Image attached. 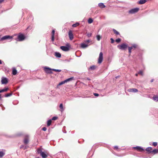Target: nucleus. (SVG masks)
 Returning a JSON list of instances; mask_svg holds the SVG:
<instances>
[{
	"instance_id": "c756f323",
	"label": "nucleus",
	"mask_w": 158,
	"mask_h": 158,
	"mask_svg": "<svg viewBox=\"0 0 158 158\" xmlns=\"http://www.w3.org/2000/svg\"><path fill=\"white\" fill-rule=\"evenodd\" d=\"M37 152L38 154H41V153L42 152V150L41 149L38 148L37 150Z\"/></svg>"
},
{
	"instance_id": "4c0bfd02",
	"label": "nucleus",
	"mask_w": 158,
	"mask_h": 158,
	"mask_svg": "<svg viewBox=\"0 0 158 158\" xmlns=\"http://www.w3.org/2000/svg\"><path fill=\"white\" fill-rule=\"evenodd\" d=\"M137 47V45L135 44H134L131 47H132V49L134 48V49H135Z\"/></svg>"
},
{
	"instance_id": "6e6d98bb",
	"label": "nucleus",
	"mask_w": 158,
	"mask_h": 158,
	"mask_svg": "<svg viewBox=\"0 0 158 158\" xmlns=\"http://www.w3.org/2000/svg\"><path fill=\"white\" fill-rule=\"evenodd\" d=\"M135 75V76H138V74L137 73Z\"/></svg>"
},
{
	"instance_id": "393cba45",
	"label": "nucleus",
	"mask_w": 158,
	"mask_h": 158,
	"mask_svg": "<svg viewBox=\"0 0 158 158\" xmlns=\"http://www.w3.org/2000/svg\"><path fill=\"white\" fill-rule=\"evenodd\" d=\"M52 123L51 120H49L47 121V125L48 126H49Z\"/></svg>"
},
{
	"instance_id": "37998d69",
	"label": "nucleus",
	"mask_w": 158,
	"mask_h": 158,
	"mask_svg": "<svg viewBox=\"0 0 158 158\" xmlns=\"http://www.w3.org/2000/svg\"><path fill=\"white\" fill-rule=\"evenodd\" d=\"M138 73L139 74H141L142 75H143V72L141 71H139L138 72Z\"/></svg>"
},
{
	"instance_id": "c03bdc74",
	"label": "nucleus",
	"mask_w": 158,
	"mask_h": 158,
	"mask_svg": "<svg viewBox=\"0 0 158 158\" xmlns=\"http://www.w3.org/2000/svg\"><path fill=\"white\" fill-rule=\"evenodd\" d=\"M52 41H53L54 40V36L52 35Z\"/></svg>"
},
{
	"instance_id": "3c124183",
	"label": "nucleus",
	"mask_w": 158,
	"mask_h": 158,
	"mask_svg": "<svg viewBox=\"0 0 158 158\" xmlns=\"http://www.w3.org/2000/svg\"><path fill=\"white\" fill-rule=\"evenodd\" d=\"M114 148L116 149H117L118 148V147L117 146H115Z\"/></svg>"
},
{
	"instance_id": "5701e85b",
	"label": "nucleus",
	"mask_w": 158,
	"mask_h": 158,
	"mask_svg": "<svg viewBox=\"0 0 158 158\" xmlns=\"http://www.w3.org/2000/svg\"><path fill=\"white\" fill-rule=\"evenodd\" d=\"M17 73V71L15 69H14L12 70V74L14 75H15Z\"/></svg>"
},
{
	"instance_id": "f8f14e48",
	"label": "nucleus",
	"mask_w": 158,
	"mask_h": 158,
	"mask_svg": "<svg viewBox=\"0 0 158 158\" xmlns=\"http://www.w3.org/2000/svg\"><path fill=\"white\" fill-rule=\"evenodd\" d=\"M98 5L101 8H103L106 7L104 4L102 3H99L98 4Z\"/></svg>"
},
{
	"instance_id": "c85d7f7f",
	"label": "nucleus",
	"mask_w": 158,
	"mask_h": 158,
	"mask_svg": "<svg viewBox=\"0 0 158 158\" xmlns=\"http://www.w3.org/2000/svg\"><path fill=\"white\" fill-rule=\"evenodd\" d=\"M12 93H8L6 94L5 96H4V97H10V96H11V95H12Z\"/></svg>"
},
{
	"instance_id": "5fc2aeb1",
	"label": "nucleus",
	"mask_w": 158,
	"mask_h": 158,
	"mask_svg": "<svg viewBox=\"0 0 158 158\" xmlns=\"http://www.w3.org/2000/svg\"><path fill=\"white\" fill-rule=\"evenodd\" d=\"M1 98H2L1 95V94H0V100L1 99Z\"/></svg>"
},
{
	"instance_id": "7c9ffc66",
	"label": "nucleus",
	"mask_w": 158,
	"mask_h": 158,
	"mask_svg": "<svg viewBox=\"0 0 158 158\" xmlns=\"http://www.w3.org/2000/svg\"><path fill=\"white\" fill-rule=\"evenodd\" d=\"M93 22V20L91 18H89L88 20V23H91Z\"/></svg>"
},
{
	"instance_id": "f03ea898",
	"label": "nucleus",
	"mask_w": 158,
	"mask_h": 158,
	"mask_svg": "<svg viewBox=\"0 0 158 158\" xmlns=\"http://www.w3.org/2000/svg\"><path fill=\"white\" fill-rule=\"evenodd\" d=\"M13 38V36H11L9 35H6L2 37L1 39V40L2 41L5 40H10L11 41Z\"/></svg>"
},
{
	"instance_id": "13d9d810",
	"label": "nucleus",
	"mask_w": 158,
	"mask_h": 158,
	"mask_svg": "<svg viewBox=\"0 0 158 158\" xmlns=\"http://www.w3.org/2000/svg\"><path fill=\"white\" fill-rule=\"evenodd\" d=\"M36 158H40L39 157H36Z\"/></svg>"
},
{
	"instance_id": "412c9836",
	"label": "nucleus",
	"mask_w": 158,
	"mask_h": 158,
	"mask_svg": "<svg viewBox=\"0 0 158 158\" xmlns=\"http://www.w3.org/2000/svg\"><path fill=\"white\" fill-rule=\"evenodd\" d=\"M153 99L154 101H158V96H154L152 98Z\"/></svg>"
},
{
	"instance_id": "58836bf2",
	"label": "nucleus",
	"mask_w": 158,
	"mask_h": 158,
	"mask_svg": "<svg viewBox=\"0 0 158 158\" xmlns=\"http://www.w3.org/2000/svg\"><path fill=\"white\" fill-rule=\"evenodd\" d=\"M57 117H53L52 118V120H55L57 119Z\"/></svg>"
},
{
	"instance_id": "473e14b6",
	"label": "nucleus",
	"mask_w": 158,
	"mask_h": 158,
	"mask_svg": "<svg viewBox=\"0 0 158 158\" xmlns=\"http://www.w3.org/2000/svg\"><path fill=\"white\" fill-rule=\"evenodd\" d=\"M113 31H114V33H115L117 35H119V33L115 29H113Z\"/></svg>"
},
{
	"instance_id": "2f4dec72",
	"label": "nucleus",
	"mask_w": 158,
	"mask_h": 158,
	"mask_svg": "<svg viewBox=\"0 0 158 158\" xmlns=\"http://www.w3.org/2000/svg\"><path fill=\"white\" fill-rule=\"evenodd\" d=\"M73 79V77H71L65 80V81H66V82H67L68 81H70L72 80Z\"/></svg>"
},
{
	"instance_id": "a18cd8bd",
	"label": "nucleus",
	"mask_w": 158,
	"mask_h": 158,
	"mask_svg": "<svg viewBox=\"0 0 158 158\" xmlns=\"http://www.w3.org/2000/svg\"><path fill=\"white\" fill-rule=\"evenodd\" d=\"M94 95L96 97L98 96H99V94H98L97 93H94Z\"/></svg>"
},
{
	"instance_id": "4468645a",
	"label": "nucleus",
	"mask_w": 158,
	"mask_h": 158,
	"mask_svg": "<svg viewBox=\"0 0 158 158\" xmlns=\"http://www.w3.org/2000/svg\"><path fill=\"white\" fill-rule=\"evenodd\" d=\"M147 2L146 0H140L138 2L139 4H143Z\"/></svg>"
},
{
	"instance_id": "e433bc0d",
	"label": "nucleus",
	"mask_w": 158,
	"mask_h": 158,
	"mask_svg": "<svg viewBox=\"0 0 158 158\" xmlns=\"http://www.w3.org/2000/svg\"><path fill=\"white\" fill-rule=\"evenodd\" d=\"M121 40L120 38H118L116 40V42L117 43H119Z\"/></svg>"
},
{
	"instance_id": "49530a36",
	"label": "nucleus",
	"mask_w": 158,
	"mask_h": 158,
	"mask_svg": "<svg viewBox=\"0 0 158 158\" xmlns=\"http://www.w3.org/2000/svg\"><path fill=\"white\" fill-rule=\"evenodd\" d=\"M42 130L43 131H45L47 130V128L46 127H44L42 128Z\"/></svg>"
},
{
	"instance_id": "ddd939ff",
	"label": "nucleus",
	"mask_w": 158,
	"mask_h": 158,
	"mask_svg": "<svg viewBox=\"0 0 158 158\" xmlns=\"http://www.w3.org/2000/svg\"><path fill=\"white\" fill-rule=\"evenodd\" d=\"M40 155L43 158H46L48 156L44 152L41 153V154H40Z\"/></svg>"
},
{
	"instance_id": "4d7b16f0",
	"label": "nucleus",
	"mask_w": 158,
	"mask_h": 158,
	"mask_svg": "<svg viewBox=\"0 0 158 158\" xmlns=\"http://www.w3.org/2000/svg\"><path fill=\"white\" fill-rule=\"evenodd\" d=\"M87 80H90V79H89V78H87Z\"/></svg>"
},
{
	"instance_id": "a19ab883",
	"label": "nucleus",
	"mask_w": 158,
	"mask_h": 158,
	"mask_svg": "<svg viewBox=\"0 0 158 158\" xmlns=\"http://www.w3.org/2000/svg\"><path fill=\"white\" fill-rule=\"evenodd\" d=\"M152 145L153 146H156L157 145V143L155 142H153L152 143Z\"/></svg>"
},
{
	"instance_id": "cd10ccee",
	"label": "nucleus",
	"mask_w": 158,
	"mask_h": 158,
	"mask_svg": "<svg viewBox=\"0 0 158 158\" xmlns=\"http://www.w3.org/2000/svg\"><path fill=\"white\" fill-rule=\"evenodd\" d=\"M65 83H66V81H65V80L64 81H62L61 82H60V83H59L58 85H61L62 84H64Z\"/></svg>"
},
{
	"instance_id": "39448f33",
	"label": "nucleus",
	"mask_w": 158,
	"mask_h": 158,
	"mask_svg": "<svg viewBox=\"0 0 158 158\" xmlns=\"http://www.w3.org/2000/svg\"><path fill=\"white\" fill-rule=\"evenodd\" d=\"M103 59V53L102 52H100L98 59V63L101 64L102 62Z\"/></svg>"
},
{
	"instance_id": "423d86ee",
	"label": "nucleus",
	"mask_w": 158,
	"mask_h": 158,
	"mask_svg": "<svg viewBox=\"0 0 158 158\" xmlns=\"http://www.w3.org/2000/svg\"><path fill=\"white\" fill-rule=\"evenodd\" d=\"M139 9L138 8L133 9L130 10L129 12L130 14H134L137 12L139 10Z\"/></svg>"
},
{
	"instance_id": "9b49d317",
	"label": "nucleus",
	"mask_w": 158,
	"mask_h": 158,
	"mask_svg": "<svg viewBox=\"0 0 158 158\" xmlns=\"http://www.w3.org/2000/svg\"><path fill=\"white\" fill-rule=\"evenodd\" d=\"M128 91L131 92H137L138 91L137 89L135 88L130 89L128 90Z\"/></svg>"
},
{
	"instance_id": "9d476101",
	"label": "nucleus",
	"mask_w": 158,
	"mask_h": 158,
	"mask_svg": "<svg viewBox=\"0 0 158 158\" xmlns=\"http://www.w3.org/2000/svg\"><path fill=\"white\" fill-rule=\"evenodd\" d=\"M69 39L70 40H72L73 38V36L72 31H70L69 32Z\"/></svg>"
},
{
	"instance_id": "6e6552de",
	"label": "nucleus",
	"mask_w": 158,
	"mask_h": 158,
	"mask_svg": "<svg viewBox=\"0 0 158 158\" xmlns=\"http://www.w3.org/2000/svg\"><path fill=\"white\" fill-rule=\"evenodd\" d=\"M44 70L47 73H52V72L51 70L52 69H51L47 67H45L44 68Z\"/></svg>"
},
{
	"instance_id": "72a5a7b5",
	"label": "nucleus",
	"mask_w": 158,
	"mask_h": 158,
	"mask_svg": "<svg viewBox=\"0 0 158 158\" xmlns=\"http://www.w3.org/2000/svg\"><path fill=\"white\" fill-rule=\"evenodd\" d=\"M52 70L56 72H60L61 71V70L60 69H52Z\"/></svg>"
},
{
	"instance_id": "79ce46f5",
	"label": "nucleus",
	"mask_w": 158,
	"mask_h": 158,
	"mask_svg": "<svg viewBox=\"0 0 158 158\" xmlns=\"http://www.w3.org/2000/svg\"><path fill=\"white\" fill-rule=\"evenodd\" d=\"M55 31L54 30H52V35H53L54 36V34H55Z\"/></svg>"
},
{
	"instance_id": "a878e982",
	"label": "nucleus",
	"mask_w": 158,
	"mask_h": 158,
	"mask_svg": "<svg viewBox=\"0 0 158 158\" xmlns=\"http://www.w3.org/2000/svg\"><path fill=\"white\" fill-rule=\"evenodd\" d=\"M79 25V23H76L75 24H74L72 25V27H76L77 26H78Z\"/></svg>"
},
{
	"instance_id": "603ef678",
	"label": "nucleus",
	"mask_w": 158,
	"mask_h": 158,
	"mask_svg": "<svg viewBox=\"0 0 158 158\" xmlns=\"http://www.w3.org/2000/svg\"><path fill=\"white\" fill-rule=\"evenodd\" d=\"M153 81H154V79H152L151 81V82H153Z\"/></svg>"
},
{
	"instance_id": "f257e3e1",
	"label": "nucleus",
	"mask_w": 158,
	"mask_h": 158,
	"mask_svg": "<svg viewBox=\"0 0 158 158\" xmlns=\"http://www.w3.org/2000/svg\"><path fill=\"white\" fill-rule=\"evenodd\" d=\"M70 48V45L69 43H67L66 44V46H61L60 47V49L64 51H68L69 50Z\"/></svg>"
},
{
	"instance_id": "864d4df0",
	"label": "nucleus",
	"mask_w": 158,
	"mask_h": 158,
	"mask_svg": "<svg viewBox=\"0 0 158 158\" xmlns=\"http://www.w3.org/2000/svg\"><path fill=\"white\" fill-rule=\"evenodd\" d=\"M2 64V61L0 60V64Z\"/></svg>"
},
{
	"instance_id": "dca6fc26",
	"label": "nucleus",
	"mask_w": 158,
	"mask_h": 158,
	"mask_svg": "<svg viewBox=\"0 0 158 158\" xmlns=\"http://www.w3.org/2000/svg\"><path fill=\"white\" fill-rule=\"evenodd\" d=\"M146 150L148 152H152V148L151 147H148L146 149Z\"/></svg>"
},
{
	"instance_id": "4be33fe9",
	"label": "nucleus",
	"mask_w": 158,
	"mask_h": 158,
	"mask_svg": "<svg viewBox=\"0 0 158 158\" xmlns=\"http://www.w3.org/2000/svg\"><path fill=\"white\" fill-rule=\"evenodd\" d=\"M5 155V153L3 151H0V157H2Z\"/></svg>"
},
{
	"instance_id": "bb28decb",
	"label": "nucleus",
	"mask_w": 158,
	"mask_h": 158,
	"mask_svg": "<svg viewBox=\"0 0 158 158\" xmlns=\"http://www.w3.org/2000/svg\"><path fill=\"white\" fill-rule=\"evenodd\" d=\"M152 152H153L155 154L158 153V149H155L152 150Z\"/></svg>"
},
{
	"instance_id": "c9c22d12",
	"label": "nucleus",
	"mask_w": 158,
	"mask_h": 158,
	"mask_svg": "<svg viewBox=\"0 0 158 158\" xmlns=\"http://www.w3.org/2000/svg\"><path fill=\"white\" fill-rule=\"evenodd\" d=\"M132 49V47H128V50H129V52L130 54L131 52V50Z\"/></svg>"
},
{
	"instance_id": "aec40b11",
	"label": "nucleus",
	"mask_w": 158,
	"mask_h": 158,
	"mask_svg": "<svg viewBox=\"0 0 158 158\" xmlns=\"http://www.w3.org/2000/svg\"><path fill=\"white\" fill-rule=\"evenodd\" d=\"M28 141H29V140H28V138L27 137L24 140V144H26L28 143Z\"/></svg>"
},
{
	"instance_id": "f704fd0d",
	"label": "nucleus",
	"mask_w": 158,
	"mask_h": 158,
	"mask_svg": "<svg viewBox=\"0 0 158 158\" xmlns=\"http://www.w3.org/2000/svg\"><path fill=\"white\" fill-rule=\"evenodd\" d=\"M96 37H97V40H98V41L100 40V39H101V36L100 35H97Z\"/></svg>"
},
{
	"instance_id": "20e7f679",
	"label": "nucleus",
	"mask_w": 158,
	"mask_h": 158,
	"mask_svg": "<svg viewBox=\"0 0 158 158\" xmlns=\"http://www.w3.org/2000/svg\"><path fill=\"white\" fill-rule=\"evenodd\" d=\"M127 47V45L126 44H123L121 45H119L118 46V47L121 50H124Z\"/></svg>"
},
{
	"instance_id": "09e8293b",
	"label": "nucleus",
	"mask_w": 158,
	"mask_h": 158,
	"mask_svg": "<svg viewBox=\"0 0 158 158\" xmlns=\"http://www.w3.org/2000/svg\"><path fill=\"white\" fill-rule=\"evenodd\" d=\"M110 40H111V43H113L114 42V40L112 38H111Z\"/></svg>"
},
{
	"instance_id": "0eeeda50",
	"label": "nucleus",
	"mask_w": 158,
	"mask_h": 158,
	"mask_svg": "<svg viewBox=\"0 0 158 158\" xmlns=\"http://www.w3.org/2000/svg\"><path fill=\"white\" fill-rule=\"evenodd\" d=\"M1 83L2 84H6L8 83V80L7 78L4 77H2L1 80Z\"/></svg>"
},
{
	"instance_id": "f3484780",
	"label": "nucleus",
	"mask_w": 158,
	"mask_h": 158,
	"mask_svg": "<svg viewBox=\"0 0 158 158\" xmlns=\"http://www.w3.org/2000/svg\"><path fill=\"white\" fill-rule=\"evenodd\" d=\"M59 107L60 109V111L61 112H62L64 110V109L63 106V105L62 103L60 104Z\"/></svg>"
},
{
	"instance_id": "ea45409f",
	"label": "nucleus",
	"mask_w": 158,
	"mask_h": 158,
	"mask_svg": "<svg viewBox=\"0 0 158 158\" xmlns=\"http://www.w3.org/2000/svg\"><path fill=\"white\" fill-rule=\"evenodd\" d=\"M92 34L91 33H88L87 34V36L89 37H90L91 36Z\"/></svg>"
},
{
	"instance_id": "8fccbe9b",
	"label": "nucleus",
	"mask_w": 158,
	"mask_h": 158,
	"mask_svg": "<svg viewBox=\"0 0 158 158\" xmlns=\"http://www.w3.org/2000/svg\"><path fill=\"white\" fill-rule=\"evenodd\" d=\"M4 0H0V3H2Z\"/></svg>"
},
{
	"instance_id": "7ed1b4c3",
	"label": "nucleus",
	"mask_w": 158,
	"mask_h": 158,
	"mask_svg": "<svg viewBox=\"0 0 158 158\" xmlns=\"http://www.w3.org/2000/svg\"><path fill=\"white\" fill-rule=\"evenodd\" d=\"M25 39L24 35L21 34L19 33L18 36V38L17 40L21 41Z\"/></svg>"
},
{
	"instance_id": "a211bd4d",
	"label": "nucleus",
	"mask_w": 158,
	"mask_h": 158,
	"mask_svg": "<svg viewBox=\"0 0 158 158\" xmlns=\"http://www.w3.org/2000/svg\"><path fill=\"white\" fill-rule=\"evenodd\" d=\"M88 46L87 44L85 43H82L81 44V48H85L87 47Z\"/></svg>"
},
{
	"instance_id": "1a4fd4ad",
	"label": "nucleus",
	"mask_w": 158,
	"mask_h": 158,
	"mask_svg": "<svg viewBox=\"0 0 158 158\" xmlns=\"http://www.w3.org/2000/svg\"><path fill=\"white\" fill-rule=\"evenodd\" d=\"M134 148L136 149L138 151L140 152H143L144 150V149L143 148L139 146H136L135 147H134Z\"/></svg>"
},
{
	"instance_id": "de8ad7c7",
	"label": "nucleus",
	"mask_w": 158,
	"mask_h": 158,
	"mask_svg": "<svg viewBox=\"0 0 158 158\" xmlns=\"http://www.w3.org/2000/svg\"><path fill=\"white\" fill-rule=\"evenodd\" d=\"M90 42V41L89 40H87L85 41V42L86 43H88L89 42Z\"/></svg>"
},
{
	"instance_id": "2eb2a0df",
	"label": "nucleus",
	"mask_w": 158,
	"mask_h": 158,
	"mask_svg": "<svg viewBox=\"0 0 158 158\" xmlns=\"http://www.w3.org/2000/svg\"><path fill=\"white\" fill-rule=\"evenodd\" d=\"M55 56L58 58H60L61 56V54L60 53L57 52H55Z\"/></svg>"
},
{
	"instance_id": "b1692460",
	"label": "nucleus",
	"mask_w": 158,
	"mask_h": 158,
	"mask_svg": "<svg viewBox=\"0 0 158 158\" xmlns=\"http://www.w3.org/2000/svg\"><path fill=\"white\" fill-rule=\"evenodd\" d=\"M96 68V66L95 65H92L90 66L89 68V69L91 70H94Z\"/></svg>"
},
{
	"instance_id": "6ab92c4d",
	"label": "nucleus",
	"mask_w": 158,
	"mask_h": 158,
	"mask_svg": "<svg viewBox=\"0 0 158 158\" xmlns=\"http://www.w3.org/2000/svg\"><path fill=\"white\" fill-rule=\"evenodd\" d=\"M8 89V88H5L3 89H2L0 90V93H1L2 92H6V91Z\"/></svg>"
}]
</instances>
